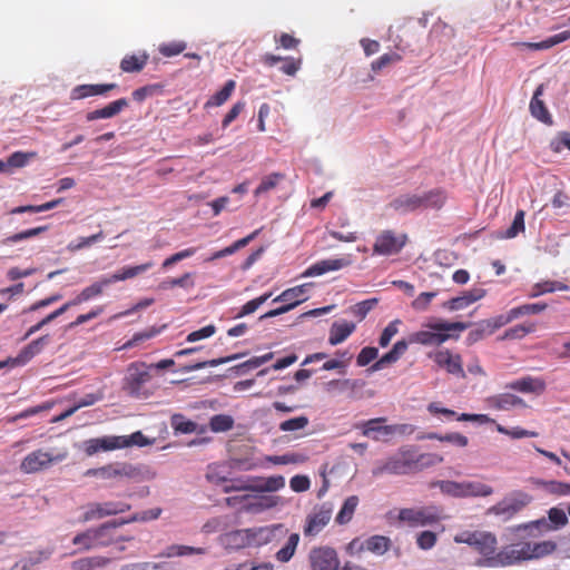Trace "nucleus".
<instances>
[{
    "label": "nucleus",
    "instance_id": "nucleus-63",
    "mask_svg": "<svg viewBox=\"0 0 570 570\" xmlns=\"http://www.w3.org/2000/svg\"><path fill=\"white\" fill-rule=\"evenodd\" d=\"M438 537L432 531H422L417 534L416 543L422 550H430L436 543Z\"/></svg>",
    "mask_w": 570,
    "mask_h": 570
},
{
    "label": "nucleus",
    "instance_id": "nucleus-33",
    "mask_svg": "<svg viewBox=\"0 0 570 570\" xmlns=\"http://www.w3.org/2000/svg\"><path fill=\"white\" fill-rule=\"evenodd\" d=\"M527 543H528V550H527L528 553L527 554H529V556H527L528 560L538 559V558L548 556V554L552 553L557 548V544L553 541H542V542H537V543L527 542Z\"/></svg>",
    "mask_w": 570,
    "mask_h": 570
},
{
    "label": "nucleus",
    "instance_id": "nucleus-3",
    "mask_svg": "<svg viewBox=\"0 0 570 570\" xmlns=\"http://www.w3.org/2000/svg\"><path fill=\"white\" fill-rule=\"evenodd\" d=\"M532 497L523 491L517 490L508 493L501 501L488 509L489 514L502 517L504 521L510 520L530 502Z\"/></svg>",
    "mask_w": 570,
    "mask_h": 570
},
{
    "label": "nucleus",
    "instance_id": "nucleus-25",
    "mask_svg": "<svg viewBox=\"0 0 570 570\" xmlns=\"http://www.w3.org/2000/svg\"><path fill=\"white\" fill-rule=\"evenodd\" d=\"M117 88L116 83L80 85L72 89V99H82L90 96L104 95Z\"/></svg>",
    "mask_w": 570,
    "mask_h": 570
},
{
    "label": "nucleus",
    "instance_id": "nucleus-23",
    "mask_svg": "<svg viewBox=\"0 0 570 570\" xmlns=\"http://www.w3.org/2000/svg\"><path fill=\"white\" fill-rule=\"evenodd\" d=\"M129 106V101L126 98H120L115 100L101 109H97L94 111H89L86 115V119L88 121H94L97 119H108L117 116L122 109Z\"/></svg>",
    "mask_w": 570,
    "mask_h": 570
},
{
    "label": "nucleus",
    "instance_id": "nucleus-47",
    "mask_svg": "<svg viewBox=\"0 0 570 570\" xmlns=\"http://www.w3.org/2000/svg\"><path fill=\"white\" fill-rule=\"evenodd\" d=\"M52 552H53L52 548H46L42 550L32 551L22 559L26 562L27 569L31 570L37 564L48 560L50 558V556L52 554Z\"/></svg>",
    "mask_w": 570,
    "mask_h": 570
},
{
    "label": "nucleus",
    "instance_id": "nucleus-18",
    "mask_svg": "<svg viewBox=\"0 0 570 570\" xmlns=\"http://www.w3.org/2000/svg\"><path fill=\"white\" fill-rule=\"evenodd\" d=\"M82 449L88 456H91L100 451H112L120 449L119 436L107 435L102 438H94L86 440L82 443Z\"/></svg>",
    "mask_w": 570,
    "mask_h": 570
},
{
    "label": "nucleus",
    "instance_id": "nucleus-4",
    "mask_svg": "<svg viewBox=\"0 0 570 570\" xmlns=\"http://www.w3.org/2000/svg\"><path fill=\"white\" fill-rule=\"evenodd\" d=\"M150 370L151 366L145 363L131 364L125 379L124 390L132 397H147L144 385L151 379Z\"/></svg>",
    "mask_w": 570,
    "mask_h": 570
},
{
    "label": "nucleus",
    "instance_id": "nucleus-52",
    "mask_svg": "<svg viewBox=\"0 0 570 570\" xmlns=\"http://www.w3.org/2000/svg\"><path fill=\"white\" fill-rule=\"evenodd\" d=\"M513 320H515V315L513 314L512 308L508 312L507 315H499L494 318L483 321V326L488 327V334H492L495 330L507 325Z\"/></svg>",
    "mask_w": 570,
    "mask_h": 570
},
{
    "label": "nucleus",
    "instance_id": "nucleus-28",
    "mask_svg": "<svg viewBox=\"0 0 570 570\" xmlns=\"http://www.w3.org/2000/svg\"><path fill=\"white\" fill-rule=\"evenodd\" d=\"M448 338H450V335L446 333L420 331L410 335V343H419L423 345H441Z\"/></svg>",
    "mask_w": 570,
    "mask_h": 570
},
{
    "label": "nucleus",
    "instance_id": "nucleus-2",
    "mask_svg": "<svg viewBox=\"0 0 570 570\" xmlns=\"http://www.w3.org/2000/svg\"><path fill=\"white\" fill-rule=\"evenodd\" d=\"M445 195L441 189H432L422 195L404 194L390 203V207L400 214H407L420 208H441L445 203Z\"/></svg>",
    "mask_w": 570,
    "mask_h": 570
},
{
    "label": "nucleus",
    "instance_id": "nucleus-19",
    "mask_svg": "<svg viewBox=\"0 0 570 570\" xmlns=\"http://www.w3.org/2000/svg\"><path fill=\"white\" fill-rule=\"evenodd\" d=\"M434 362L439 366L444 367L450 374L460 377L465 376L461 356L459 354H452L449 350H442L435 353Z\"/></svg>",
    "mask_w": 570,
    "mask_h": 570
},
{
    "label": "nucleus",
    "instance_id": "nucleus-57",
    "mask_svg": "<svg viewBox=\"0 0 570 570\" xmlns=\"http://www.w3.org/2000/svg\"><path fill=\"white\" fill-rule=\"evenodd\" d=\"M471 326V323H463V322H438L433 324H429V327L435 331L440 332H450V331H465Z\"/></svg>",
    "mask_w": 570,
    "mask_h": 570
},
{
    "label": "nucleus",
    "instance_id": "nucleus-6",
    "mask_svg": "<svg viewBox=\"0 0 570 570\" xmlns=\"http://www.w3.org/2000/svg\"><path fill=\"white\" fill-rule=\"evenodd\" d=\"M527 542H518L504 546L499 552L495 551L494 558L487 560L489 568H504L527 561Z\"/></svg>",
    "mask_w": 570,
    "mask_h": 570
},
{
    "label": "nucleus",
    "instance_id": "nucleus-22",
    "mask_svg": "<svg viewBox=\"0 0 570 570\" xmlns=\"http://www.w3.org/2000/svg\"><path fill=\"white\" fill-rule=\"evenodd\" d=\"M507 389L522 393L541 394L546 390V383L539 377L524 376L520 380L507 384Z\"/></svg>",
    "mask_w": 570,
    "mask_h": 570
},
{
    "label": "nucleus",
    "instance_id": "nucleus-1",
    "mask_svg": "<svg viewBox=\"0 0 570 570\" xmlns=\"http://www.w3.org/2000/svg\"><path fill=\"white\" fill-rule=\"evenodd\" d=\"M443 462L436 453H416L413 448H402L385 461L377 462L372 470L373 476L383 474H410L423 471Z\"/></svg>",
    "mask_w": 570,
    "mask_h": 570
},
{
    "label": "nucleus",
    "instance_id": "nucleus-34",
    "mask_svg": "<svg viewBox=\"0 0 570 570\" xmlns=\"http://www.w3.org/2000/svg\"><path fill=\"white\" fill-rule=\"evenodd\" d=\"M204 554L205 549L189 546L173 544L166 548L159 556L165 558L185 557L190 554Z\"/></svg>",
    "mask_w": 570,
    "mask_h": 570
},
{
    "label": "nucleus",
    "instance_id": "nucleus-43",
    "mask_svg": "<svg viewBox=\"0 0 570 570\" xmlns=\"http://www.w3.org/2000/svg\"><path fill=\"white\" fill-rule=\"evenodd\" d=\"M234 426V419L227 414H216L210 417L209 428L213 432H227Z\"/></svg>",
    "mask_w": 570,
    "mask_h": 570
},
{
    "label": "nucleus",
    "instance_id": "nucleus-55",
    "mask_svg": "<svg viewBox=\"0 0 570 570\" xmlns=\"http://www.w3.org/2000/svg\"><path fill=\"white\" fill-rule=\"evenodd\" d=\"M309 423V420L307 416H296L289 420H286L279 424V430L283 432H292L297 430L305 429Z\"/></svg>",
    "mask_w": 570,
    "mask_h": 570
},
{
    "label": "nucleus",
    "instance_id": "nucleus-49",
    "mask_svg": "<svg viewBox=\"0 0 570 570\" xmlns=\"http://www.w3.org/2000/svg\"><path fill=\"white\" fill-rule=\"evenodd\" d=\"M272 297V292L265 293L242 306L235 318H240L254 313L259 306L266 303Z\"/></svg>",
    "mask_w": 570,
    "mask_h": 570
},
{
    "label": "nucleus",
    "instance_id": "nucleus-16",
    "mask_svg": "<svg viewBox=\"0 0 570 570\" xmlns=\"http://www.w3.org/2000/svg\"><path fill=\"white\" fill-rule=\"evenodd\" d=\"M544 89H546V83H540L535 88L533 96L531 98L530 105H529V110L533 118L550 126V125H552L553 120H552V116L549 112L544 101L542 100Z\"/></svg>",
    "mask_w": 570,
    "mask_h": 570
},
{
    "label": "nucleus",
    "instance_id": "nucleus-10",
    "mask_svg": "<svg viewBox=\"0 0 570 570\" xmlns=\"http://www.w3.org/2000/svg\"><path fill=\"white\" fill-rule=\"evenodd\" d=\"M406 240L405 234L397 236L392 230H384L376 237L373 253L385 256L397 254L405 246Z\"/></svg>",
    "mask_w": 570,
    "mask_h": 570
},
{
    "label": "nucleus",
    "instance_id": "nucleus-59",
    "mask_svg": "<svg viewBox=\"0 0 570 570\" xmlns=\"http://www.w3.org/2000/svg\"><path fill=\"white\" fill-rule=\"evenodd\" d=\"M65 313V308H58L56 311H53L52 313H50L49 315H47L45 318H42L39 323L32 325L28 331L27 333L24 334L23 336V340H27L28 337H30L32 334L37 333L38 331H40L45 325L51 323L53 320H56L57 317H59L60 315H62Z\"/></svg>",
    "mask_w": 570,
    "mask_h": 570
},
{
    "label": "nucleus",
    "instance_id": "nucleus-37",
    "mask_svg": "<svg viewBox=\"0 0 570 570\" xmlns=\"http://www.w3.org/2000/svg\"><path fill=\"white\" fill-rule=\"evenodd\" d=\"M154 266L153 262H147L145 264L136 265V266H125L121 269L117 271L116 277L118 282H122L129 278H134L139 274L147 272L149 268Z\"/></svg>",
    "mask_w": 570,
    "mask_h": 570
},
{
    "label": "nucleus",
    "instance_id": "nucleus-35",
    "mask_svg": "<svg viewBox=\"0 0 570 570\" xmlns=\"http://www.w3.org/2000/svg\"><path fill=\"white\" fill-rule=\"evenodd\" d=\"M155 439L146 438L141 431H136L131 435H119L120 449L129 448L132 445L147 446L153 445Z\"/></svg>",
    "mask_w": 570,
    "mask_h": 570
},
{
    "label": "nucleus",
    "instance_id": "nucleus-42",
    "mask_svg": "<svg viewBox=\"0 0 570 570\" xmlns=\"http://www.w3.org/2000/svg\"><path fill=\"white\" fill-rule=\"evenodd\" d=\"M390 539L384 535H373L364 542V548L373 553L383 554L387 551Z\"/></svg>",
    "mask_w": 570,
    "mask_h": 570
},
{
    "label": "nucleus",
    "instance_id": "nucleus-62",
    "mask_svg": "<svg viewBox=\"0 0 570 570\" xmlns=\"http://www.w3.org/2000/svg\"><path fill=\"white\" fill-rule=\"evenodd\" d=\"M279 501L278 497L269 495V497H262L257 502H254L248 505V510L253 512H261L266 509L274 508L277 505Z\"/></svg>",
    "mask_w": 570,
    "mask_h": 570
},
{
    "label": "nucleus",
    "instance_id": "nucleus-11",
    "mask_svg": "<svg viewBox=\"0 0 570 570\" xmlns=\"http://www.w3.org/2000/svg\"><path fill=\"white\" fill-rule=\"evenodd\" d=\"M130 504L120 501H108L104 503H90L83 513L81 521L89 522L105 517L116 515L130 510Z\"/></svg>",
    "mask_w": 570,
    "mask_h": 570
},
{
    "label": "nucleus",
    "instance_id": "nucleus-17",
    "mask_svg": "<svg viewBox=\"0 0 570 570\" xmlns=\"http://www.w3.org/2000/svg\"><path fill=\"white\" fill-rule=\"evenodd\" d=\"M117 529L118 525L115 520L107 521L97 528H91L97 547H107L114 542L128 540V538L125 537H116L115 531Z\"/></svg>",
    "mask_w": 570,
    "mask_h": 570
},
{
    "label": "nucleus",
    "instance_id": "nucleus-61",
    "mask_svg": "<svg viewBox=\"0 0 570 570\" xmlns=\"http://www.w3.org/2000/svg\"><path fill=\"white\" fill-rule=\"evenodd\" d=\"M186 49V42L184 41H173L168 43H163L159 46V52L164 57H174L181 53Z\"/></svg>",
    "mask_w": 570,
    "mask_h": 570
},
{
    "label": "nucleus",
    "instance_id": "nucleus-46",
    "mask_svg": "<svg viewBox=\"0 0 570 570\" xmlns=\"http://www.w3.org/2000/svg\"><path fill=\"white\" fill-rule=\"evenodd\" d=\"M442 493L454 497L464 498L462 482L442 480L434 483Z\"/></svg>",
    "mask_w": 570,
    "mask_h": 570
},
{
    "label": "nucleus",
    "instance_id": "nucleus-5",
    "mask_svg": "<svg viewBox=\"0 0 570 570\" xmlns=\"http://www.w3.org/2000/svg\"><path fill=\"white\" fill-rule=\"evenodd\" d=\"M441 519V510L433 505L417 509L405 508L399 512V520L413 528L432 525Z\"/></svg>",
    "mask_w": 570,
    "mask_h": 570
},
{
    "label": "nucleus",
    "instance_id": "nucleus-14",
    "mask_svg": "<svg viewBox=\"0 0 570 570\" xmlns=\"http://www.w3.org/2000/svg\"><path fill=\"white\" fill-rule=\"evenodd\" d=\"M352 264V258L350 255L340 257V258H330L316 262L312 266H309L304 273L303 277H314L321 276L328 272H334L347 267Z\"/></svg>",
    "mask_w": 570,
    "mask_h": 570
},
{
    "label": "nucleus",
    "instance_id": "nucleus-13",
    "mask_svg": "<svg viewBox=\"0 0 570 570\" xmlns=\"http://www.w3.org/2000/svg\"><path fill=\"white\" fill-rule=\"evenodd\" d=\"M498 547L497 537L488 531H481L480 537L476 539L473 548L482 556L475 561V566L481 568H489L487 560L494 558Z\"/></svg>",
    "mask_w": 570,
    "mask_h": 570
},
{
    "label": "nucleus",
    "instance_id": "nucleus-60",
    "mask_svg": "<svg viewBox=\"0 0 570 570\" xmlns=\"http://www.w3.org/2000/svg\"><path fill=\"white\" fill-rule=\"evenodd\" d=\"M547 308L546 303H533V304H524L518 307L513 308V314L515 315V318H519L523 315L529 314H539L543 312Z\"/></svg>",
    "mask_w": 570,
    "mask_h": 570
},
{
    "label": "nucleus",
    "instance_id": "nucleus-58",
    "mask_svg": "<svg viewBox=\"0 0 570 570\" xmlns=\"http://www.w3.org/2000/svg\"><path fill=\"white\" fill-rule=\"evenodd\" d=\"M266 459L273 464H296L303 462L305 458L298 453H286L283 455H269Z\"/></svg>",
    "mask_w": 570,
    "mask_h": 570
},
{
    "label": "nucleus",
    "instance_id": "nucleus-29",
    "mask_svg": "<svg viewBox=\"0 0 570 570\" xmlns=\"http://www.w3.org/2000/svg\"><path fill=\"white\" fill-rule=\"evenodd\" d=\"M384 419H372L364 424L363 435L372 438L374 440H380V435H390L393 434L395 428L391 425H382Z\"/></svg>",
    "mask_w": 570,
    "mask_h": 570
},
{
    "label": "nucleus",
    "instance_id": "nucleus-26",
    "mask_svg": "<svg viewBox=\"0 0 570 570\" xmlns=\"http://www.w3.org/2000/svg\"><path fill=\"white\" fill-rule=\"evenodd\" d=\"M355 324L351 322H334L330 330L328 343L333 346L343 343L354 331Z\"/></svg>",
    "mask_w": 570,
    "mask_h": 570
},
{
    "label": "nucleus",
    "instance_id": "nucleus-32",
    "mask_svg": "<svg viewBox=\"0 0 570 570\" xmlns=\"http://www.w3.org/2000/svg\"><path fill=\"white\" fill-rule=\"evenodd\" d=\"M462 487L464 498L489 497L493 493V489L482 482L463 481Z\"/></svg>",
    "mask_w": 570,
    "mask_h": 570
},
{
    "label": "nucleus",
    "instance_id": "nucleus-24",
    "mask_svg": "<svg viewBox=\"0 0 570 570\" xmlns=\"http://www.w3.org/2000/svg\"><path fill=\"white\" fill-rule=\"evenodd\" d=\"M488 402L491 407L500 411H510L513 407H528L523 399L510 393L494 395Z\"/></svg>",
    "mask_w": 570,
    "mask_h": 570
},
{
    "label": "nucleus",
    "instance_id": "nucleus-45",
    "mask_svg": "<svg viewBox=\"0 0 570 570\" xmlns=\"http://www.w3.org/2000/svg\"><path fill=\"white\" fill-rule=\"evenodd\" d=\"M235 87L234 80L226 81L224 87L207 101L206 106H222L230 97Z\"/></svg>",
    "mask_w": 570,
    "mask_h": 570
},
{
    "label": "nucleus",
    "instance_id": "nucleus-54",
    "mask_svg": "<svg viewBox=\"0 0 570 570\" xmlns=\"http://www.w3.org/2000/svg\"><path fill=\"white\" fill-rule=\"evenodd\" d=\"M36 156H37V153H35V151H30V153L16 151L12 155H10L7 160L8 169L9 168H22L29 163L30 159L35 158Z\"/></svg>",
    "mask_w": 570,
    "mask_h": 570
},
{
    "label": "nucleus",
    "instance_id": "nucleus-41",
    "mask_svg": "<svg viewBox=\"0 0 570 570\" xmlns=\"http://www.w3.org/2000/svg\"><path fill=\"white\" fill-rule=\"evenodd\" d=\"M524 212L518 210L514 215L512 224L501 235L502 238L511 239L517 237L520 233L524 232Z\"/></svg>",
    "mask_w": 570,
    "mask_h": 570
},
{
    "label": "nucleus",
    "instance_id": "nucleus-12",
    "mask_svg": "<svg viewBox=\"0 0 570 570\" xmlns=\"http://www.w3.org/2000/svg\"><path fill=\"white\" fill-rule=\"evenodd\" d=\"M308 560L312 570H338L337 552L331 547H316L309 551Z\"/></svg>",
    "mask_w": 570,
    "mask_h": 570
},
{
    "label": "nucleus",
    "instance_id": "nucleus-30",
    "mask_svg": "<svg viewBox=\"0 0 570 570\" xmlns=\"http://www.w3.org/2000/svg\"><path fill=\"white\" fill-rule=\"evenodd\" d=\"M244 354L238 353V354H233V355H229V356H226V357H219V358H214V360H209V361H203V362H197V363H193V364H186V365H183L179 368V372L189 373L191 371L205 368V367H208V366H217V365H220V364H225V363L238 360Z\"/></svg>",
    "mask_w": 570,
    "mask_h": 570
},
{
    "label": "nucleus",
    "instance_id": "nucleus-36",
    "mask_svg": "<svg viewBox=\"0 0 570 570\" xmlns=\"http://www.w3.org/2000/svg\"><path fill=\"white\" fill-rule=\"evenodd\" d=\"M357 504H358V498L356 495L348 497L344 501L340 512L336 515L335 521L338 524H345V523L350 522L355 512Z\"/></svg>",
    "mask_w": 570,
    "mask_h": 570
},
{
    "label": "nucleus",
    "instance_id": "nucleus-38",
    "mask_svg": "<svg viewBox=\"0 0 570 570\" xmlns=\"http://www.w3.org/2000/svg\"><path fill=\"white\" fill-rule=\"evenodd\" d=\"M298 542H299V534L292 533L288 537L286 544L281 550H278L276 552V559L279 562H288L293 558Z\"/></svg>",
    "mask_w": 570,
    "mask_h": 570
},
{
    "label": "nucleus",
    "instance_id": "nucleus-44",
    "mask_svg": "<svg viewBox=\"0 0 570 570\" xmlns=\"http://www.w3.org/2000/svg\"><path fill=\"white\" fill-rule=\"evenodd\" d=\"M285 175L282 173H273L268 176H265L262 179V183L258 185V187L255 189V195L259 196L262 194H265L269 191L271 189H274L279 181L284 180Z\"/></svg>",
    "mask_w": 570,
    "mask_h": 570
},
{
    "label": "nucleus",
    "instance_id": "nucleus-48",
    "mask_svg": "<svg viewBox=\"0 0 570 570\" xmlns=\"http://www.w3.org/2000/svg\"><path fill=\"white\" fill-rule=\"evenodd\" d=\"M534 288H539V293H530V297H538L546 293H553L557 291H568L569 286L558 281H544L537 283Z\"/></svg>",
    "mask_w": 570,
    "mask_h": 570
},
{
    "label": "nucleus",
    "instance_id": "nucleus-50",
    "mask_svg": "<svg viewBox=\"0 0 570 570\" xmlns=\"http://www.w3.org/2000/svg\"><path fill=\"white\" fill-rule=\"evenodd\" d=\"M191 276H193L191 273H185L183 276H180L178 278H170V279L163 281L159 284V289L166 291V289L173 288L175 286H179L183 288H191L195 285L191 279Z\"/></svg>",
    "mask_w": 570,
    "mask_h": 570
},
{
    "label": "nucleus",
    "instance_id": "nucleus-56",
    "mask_svg": "<svg viewBox=\"0 0 570 570\" xmlns=\"http://www.w3.org/2000/svg\"><path fill=\"white\" fill-rule=\"evenodd\" d=\"M377 303L379 299L376 297L368 298L352 306L351 312L355 316L360 317V320H363L366 317L368 312L376 306Z\"/></svg>",
    "mask_w": 570,
    "mask_h": 570
},
{
    "label": "nucleus",
    "instance_id": "nucleus-20",
    "mask_svg": "<svg viewBox=\"0 0 570 570\" xmlns=\"http://www.w3.org/2000/svg\"><path fill=\"white\" fill-rule=\"evenodd\" d=\"M485 294L487 292L483 288H472L470 291H465L461 296L446 301L443 306L449 311H460L483 298Z\"/></svg>",
    "mask_w": 570,
    "mask_h": 570
},
{
    "label": "nucleus",
    "instance_id": "nucleus-31",
    "mask_svg": "<svg viewBox=\"0 0 570 570\" xmlns=\"http://www.w3.org/2000/svg\"><path fill=\"white\" fill-rule=\"evenodd\" d=\"M110 562L109 558L101 556L86 557L72 562L76 570H97L105 568Z\"/></svg>",
    "mask_w": 570,
    "mask_h": 570
},
{
    "label": "nucleus",
    "instance_id": "nucleus-21",
    "mask_svg": "<svg viewBox=\"0 0 570 570\" xmlns=\"http://www.w3.org/2000/svg\"><path fill=\"white\" fill-rule=\"evenodd\" d=\"M50 342L49 335H43L28 345H26L20 353L13 357L12 366L24 365L28 363L33 356L38 355L46 345Z\"/></svg>",
    "mask_w": 570,
    "mask_h": 570
},
{
    "label": "nucleus",
    "instance_id": "nucleus-8",
    "mask_svg": "<svg viewBox=\"0 0 570 570\" xmlns=\"http://www.w3.org/2000/svg\"><path fill=\"white\" fill-rule=\"evenodd\" d=\"M66 455V453L52 455L42 450H36L22 460L20 469L24 473H36L49 468L52 463L61 462Z\"/></svg>",
    "mask_w": 570,
    "mask_h": 570
},
{
    "label": "nucleus",
    "instance_id": "nucleus-53",
    "mask_svg": "<svg viewBox=\"0 0 570 570\" xmlns=\"http://www.w3.org/2000/svg\"><path fill=\"white\" fill-rule=\"evenodd\" d=\"M72 543L75 546H81V550L88 551L98 548L96 543V539H94L92 530L91 528L78 533L73 537Z\"/></svg>",
    "mask_w": 570,
    "mask_h": 570
},
{
    "label": "nucleus",
    "instance_id": "nucleus-40",
    "mask_svg": "<svg viewBox=\"0 0 570 570\" xmlns=\"http://www.w3.org/2000/svg\"><path fill=\"white\" fill-rule=\"evenodd\" d=\"M147 59V55H144L142 57H137L135 55L126 56L120 62V68L125 72H139L145 67Z\"/></svg>",
    "mask_w": 570,
    "mask_h": 570
},
{
    "label": "nucleus",
    "instance_id": "nucleus-51",
    "mask_svg": "<svg viewBox=\"0 0 570 570\" xmlns=\"http://www.w3.org/2000/svg\"><path fill=\"white\" fill-rule=\"evenodd\" d=\"M48 229V226H39L36 228L27 229L20 233H17L14 235H11L2 240L4 245L14 244L24 239H29L31 237L38 236L41 233L46 232Z\"/></svg>",
    "mask_w": 570,
    "mask_h": 570
},
{
    "label": "nucleus",
    "instance_id": "nucleus-9",
    "mask_svg": "<svg viewBox=\"0 0 570 570\" xmlns=\"http://www.w3.org/2000/svg\"><path fill=\"white\" fill-rule=\"evenodd\" d=\"M87 474L101 479L127 478L136 480L140 476V470L130 463L117 462L98 469H91Z\"/></svg>",
    "mask_w": 570,
    "mask_h": 570
},
{
    "label": "nucleus",
    "instance_id": "nucleus-15",
    "mask_svg": "<svg viewBox=\"0 0 570 570\" xmlns=\"http://www.w3.org/2000/svg\"><path fill=\"white\" fill-rule=\"evenodd\" d=\"M332 517V505L324 503L320 510L307 517L304 527V534L306 537H314L318 534L323 528L330 522Z\"/></svg>",
    "mask_w": 570,
    "mask_h": 570
},
{
    "label": "nucleus",
    "instance_id": "nucleus-7",
    "mask_svg": "<svg viewBox=\"0 0 570 570\" xmlns=\"http://www.w3.org/2000/svg\"><path fill=\"white\" fill-rule=\"evenodd\" d=\"M249 535V546L262 547L272 542H278L287 534V529L284 524H271L258 528H249V532H244Z\"/></svg>",
    "mask_w": 570,
    "mask_h": 570
},
{
    "label": "nucleus",
    "instance_id": "nucleus-39",
    "mask_svg": "<svg viewBox=\"0 0 570 570\" xmlns=\"http://www.w3.org/2000/svg\"><path fill=\"white\" fill-rule=\"evenodd\" d=\"M170 424L176 433L188 434L197 430V423L186 420L183 414H174Z\"/></svg>",
    "mask_w": 570,
    "mask_h": 570
},
{
    "label": "nucleus",
    "instance_id": "nucleus-27",
    "mask_svg": "<svg viewBox=\"0 0 570 570\" xmlns=\"http://www.w3.org/2000/svg\"><path fill=\"white\" fill-rule=\"evenodd\" d=\"M311 286L312 283H306L292 288H287L284 292H282L277 297H275L273 299V303L283 302L285 304H288L292 302H298V304H301L302 302L307 299L306 293Z\"/></svg>",
    "mask_w": 570,
    "mask_h": 570
},
{
    "label": "nucleus",
    "instance_id": "nucleus-64",
    "mask_svg": "<svg viewBox=\"0 0 570 570\" xmlns=\"http://www.w3.org/2000/svg\"><path fill=\"white\" fill-rule=\"evenodd\" d=\"M549 521L553 523L554 529L564 527L568 523L566 512L559 508H551L548 512Z\"/></svg>",
    "mask_w": 570,
    "mask_h": 570
}]
</instances>
